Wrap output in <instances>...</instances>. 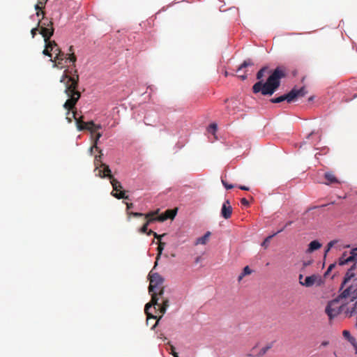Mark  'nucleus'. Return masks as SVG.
<instances>
[{
	"mask_svg": "<svg viewBox=\"0 0 357 357\" xmlns=\"http://www.w3.org/2000/svg\"><path fill=\"white\" fill-rule=\"evenodd\" d=\"M222 185L227 190H230L234 188V185L233 184H229L227 183L225 180L222 178L221 180Z\"/></svg>",
	"mask_w": 357,
	"mask_h": 357,
	"instance_id": "nucleus-42",
	"label": "nucleus"
},
{
	"mask_svg": "<svg viewBox=\"0 0 357 357\" xmlns=\"http://www.w3.org/2000/svg\"><path fill=\"white\" fill-rule=\"evenodd\" d=\"M335 266H336L335 263H333V264H330L328 266L326 271L324 273V276L328 275L332 271V270L335 267Z\"/></svg>",
	"mask_w": 357,
	"mask_h": 357,
	"instance_id": "nucleus-41",
	"label": "nucleus"
},
{
	"mask_svg": "<svg viewBox=\"0 0 357 357\" xmlns=\"http://www.w3.org/2000/svg\"><path fill=\"white\" fill-rule=\"evenodd\" d=\"M324 178L326 179L325 185H329L332 183H340V182L335 177V176L331 172H326L324 173Z\"/></svg>",
	"mask_w": 357,
	"mask_h": 357,
	"instance_id": "nucleus-16",
	"label": "nucleus"
},
{
	"mask_svg": "<svg viewBox=\"0 0 357 357\" xmlns=\"http://www.w3.org/2000/svg\"><path fill=\"white\" fill-rule=\"evenodd\" d=\"M195 195V192L190 187L183 186L180 188V202L188 203L190 202Z\"/></svg>",
	"mask_w": 357,
	"mask_h": 357,
	"instance_id": "nucleus-11",
	"label": "nucleus"
},
{
	"mask_svg": "<svg viewBox=\"0 0 357 357\" xmlns=\"http://www.w3.org/2000/svg\"><path fill=\"white\" fill-rule=\"evenodd\" d=\"M166 351L172 354L174 357H178V354L176 351V348L169 342L165 344Z\"/></svg>",
	"mask_w": 357,
	"mask_h": 357,
	"instance_id": "nucleus-23",
	"label": "nucleus"
},
{
	"mask_svg": "<svg viewBox=\"0 0 357 357\" xmlns=\"http://www.w3.org/2000/svg\"><path fill=\"white\" fill-rule=\"evenodd\" d=\"M353 264L351 266V267L347 270L348 271H350V272H354L356 269V264L357 263H355V262H352Z\"/></svg>",
	"mask_w": 357,
	"mask_h": 357,
	"instance_id": "nucleus-45",
	"label": "nucleus"
},
{
	"mask_svg": "<svg viewBox=\"0 0 357 357\" xmlns=\"http://www.w3.org/2000/svg\"><path fill=\"white\" fill-rule=\"evenodd\" d=\"M268 84H270L274 89L275 90H278V89L280 88V85H281V81L280 80H269V79H266V80Z\"/></svg>",
	"mask_w": 357,
	"mask_h": 357,
	"instance_id": "nucleus-37",
	"label": "nucleus"
},
{
	"mask_svg": "<svg viewBox=\"0 0 357 357\" xmlns=\"http://www.w3.org/2000/svg\"><path fill=\"white\" fill-rule=\"evenodd\" d=\"M347 255V252L345 251L342 254L341 257H339L338 264L340 266H344L351 262V261H347V257H346Z\"/></svg>",
	"mask_w": 357,
	"mask_h": 357,
	"instance_id": "nucleus-31",
	"label": "nucleus"
},
{
	"mask_svg": "<svg viewBox=\"0 0 357 357\" xmlns=\"http://www.w3.org/2000/svg\"><path fill=\"white\" fill-rule=\"evenodd\" d=\"M52 52H53L54 53L55 50H56V49H60V48L59 47V46H58V45H57V43H56V45H55V46H54V45H52Z\"/></svg>",
	"mask_w": 357,
	"mask_h": 357,
	"instance_id": "nucleus-55",
	"label": "nucleus"
},
{
	"mask_svg": "<svg viewBox=\"0 0 357 357\" xmlns=\"http://www.w3.org/2000/svg\"><path fill=\"white\" fill-rule=\"evenodd\" d=\"M312 263V260L304 261L303 263V265L304 267H307V266H310Z\"/></svg>",
	"mask_w": 357,
	"mask_h": 357,
	"instance_id": "nucleus-47",
	"label": "nucleus"
},
{
	"mask_svg": "<svg viewBox=\"0 0 357 357\" xmlns=\"http://www.w3.org/2000/svg\"><path fill=\"white\" fill-rule=\"evenodd\" d=\"M355 275H355L354 272H350V271H347L346 272V273H345V275H344V278H344V279H345V280H347V281H349V280H350L351 279H352L353 278H354V277H355Z\"/></svg>",
	"mask_w": 357,
	"mask_h": 357,
	"instance_id": "nucleus-39",
	"label": "nucleus"
},
{
	"mask_svg": "<svg viewBox=\"0 0 357 357\" xmlns=\"http://www.w3.org/2000/svg\"><path fill=\"white\" fill-rule=\"evenodd\" d=\"M39 28H40V27L37 26L36 27L33 28V29H31V33L32 38H34V37H35V36L36 35V33H37V31H38V29H39Z\"/></svg>",
	"mask_w": 357,
	"mask_h": 357,
	"instance_id": "nucleus-44",
	"label": "nucleus"
},
{
	"mask_svg": "<svg viewBox=\"0 0 357 357\" xmlns=\"http://www.w3.org/2000/svg\"><path fill=\"white\" fill-rule=\"evenodd\" d=\"M153 236H154L155 238H157V239H158L159 241H160L162 237L164 236L165 234L159 235L156 232L154 231Z\"/></svg>",
	"mask_w": 357,
	"mask_h": 357,
	"instance_id": "nucleus-46",
	"label": "nucleus"
},
{
	"mask_svg": "<svg viewBox=\"0 0 357 357\" xmlns=\"http://www.w3.org/2000/svg\"><path fill=\"white\" fill-rule=\"evenodd\" d=\"M282 231H284V228H281L278 231H276V232L273 233V234H271V235L267 236L266 238H265V239L261 243V246L263 247L265 249L268 248V247L269 245L270 241L271 240V238H273L277 234L281 233Z\"/></svg>",
	"mask_w": 357,
	"mask_h": 357,
	"instance_id": "nucleus-20",
	"label": "nucleus"
},
{
	"mask_svg": "<svg viewBox=\"0 0 357 357\" xmlns=\"http://www.w3.org/2000/svg\"><path fill=\"white\" fill-rule=\"evenodd\" d=\"M353 289V284L348 286L347 288L343 289L340 292V294L337 296L336 298L333 300V302H339L340 300L345 299L349 296L351 297V290Z\"/></svg>",
	"mask_w": 357,
	"mask_h": 357,
	"instance_id": "nucleus-14",
	"label": "nucleus"
},
{
	"mask_svg": "<svg viewBox=\"0 0 357 357\" xmlns=\"http://www.w3.org/2000/svg\"><path fill=\"white\" fill-rule=\"evenodd\" d=\"M302 34L301 33H295V32H289V33H287L285 35L286 36H294V35H301Z\"/></svg>",
	"mask_w": 357,
	"mask_h": 357,
	"instance_id": "nucleus-50",
	"label": "nucleus"
},
{
	"mask_svg": "<svg viewBox=\"0 0 357 357\" xmlns=\"http://www.w3.org/2000/svg\"><path fill=\"white\" fill-rule=\"evenodd\" d=\"M357 312V301L354 303L352 307H347L344 310V313L348 317H352Z\"/></svg>",
	"mask_w": 357,
	"mask_h": 357,
	"instance_id": "nucleus-27",
	"label": "nucleus"
},
{
	"mask_svg": "<svg viewBox=\"0 0 357 357\" xmlns=\"http://www.w3.org/2000/svg\"><path fill=\"white\" fill-rule=\"evenodd\" d=\"M47 0H40L37 4L35 6V9L37 10L36 15L37 17H39L41 14V12L43 11V9L45 8V4L46 3Z\"/></svg>",
	"mask_w": 357,
	"mask_h": 357,
	"instance_id": "nucleus-26",
	"label": "nucleus"
},
{
	"mask_svg": "<svg viewBox=\"0 0 357 357\" xmlns=\"http://www.w3.org/2000/svg\"><path fill=\"white\" fill-rule=\"evenodd\" d=\"M352 346L354 347V349H355V353H356V354H357V342H355L354 344H353V345H352Z\"/></svg>",
	"mask_w": 357,
	"mask_h": 357,
	"instance_id": "nucleus-58",
	"label": "nucleus"
},
{
	"mask_svg": "<svg viewBox=\"0 0 357 357\" xmlns=\"http://www.w3.org/2000/svg\"><path fill=\"white\" fill-rule=\"evenodd\" d=\"M342 335L351 343V345L356 342V339L351 335L349 331H344Z\"/></svg>",
	"mask_w": 357,
	"mask_h": 357,
	"instance_id": "nucleus-32",
	"label": "nucleus"
},
{
	"mask_svg": "<svg viewBox=\"0 0 357 357\" xmlns=\"http://www.w3.org/2000/svg\"><path fill=\"white\" fill-rule=\"evenodd\" d=\"M314 96H310V97L308 98V101H309V102L312 101V100H314Z\"/></svg>",
	"mask_w": 357,
	"mask_h": 357,
	"instance_id": "nucleus-61",
	"label": "nucleus"
},
{
	"mask_svg": "<svg viewBox=\"0 0 357 357\" xmlns=\"http://www.w3.org/2000/svg\"><path fill=\"white\" fill-rule=\"evenodd\" d=\"M273 345V342H271L268 344H267L266 347H263L260 351L257 354H248V357H261L262 356H264V354H266V353L270 349L272 348Z\"/></svg>",
	"mask_w": 357,
	"mask_h": 357,
	"instance_id": "nucleus-21",
	"label": "nucleus"
},
{
	"mask_svg": "<svg viewBox=\"0 0 357 357\" xmlns=\"http://www.w3.org/2000/svg\"><path fill=\"white\" fill-rule=\"evenodd\" d=\"M324 154H326V152L325 151L324 153H321L320 152H317V153L314 155V157H317V156H321V155H324Z\"/></svg>",
	"mask_w": 357,
	"mask_h": 357,
	"instance_id": "nucleus-56",
	"label": "nucleus"
},
{
	"mask_svg": "<svg viewBox=\"0 0 357 357\" xmlns=\"http://www.w3.org/2000/svg\"><path fill=\"white\" fill-rule=\"evenodd\" d=\"M238 77H239L241 80L244 81V80H245V79L248 78V76H247V75L244 74V75H239V76H238Z\"/></svg>",
	"mask_w": 357,
	"mask_h": 357,
	"instance_id": "nucleus-51",
	"label": "nucleus"
},
{
	"mask_svg": "<svg viewBox=\"0 0 357 357\" xmlns=\"http://www.w3.org/2000/svg\"><path fill=\"white\" fill-rule=\"evenodd\" d=\"M238 188L242 190H249V188L248 186H245V185H239Z\"/></svg>",
	"mask_w": 357,
	"mask_h": 357,
	"instance_id": "nucleus-49",
	"label": "nucleus"
},
{
	"mask_svg": "<svg viewBox=\"0 0 357 357\" xmlns=\"http://www.w3.org/2000/svg\"><path fill=\"white\" fill-rule=\"evenodd\" d=\"M100 167L102 168L98 169V174L100 177H108L110 179V183L112 185L113 190L116 192L121 191L123 188L121 183L114 178V176L111 174V170L108 165L105 164H101Z\"/></svg>",
	"mask_w": 357,
	"mask_h": 357,
	"instance_id": "nucleus-5",
	"label": "nucleus"
},
{
	"mask_svg": "<svg viewBox=\"0 0 357 357\" xmlns=\"http://www.w3.org/2000/svg\"><path fill=\"white\" fill-rule=\"evenodd\" d=\"M55 57L54 59H51L50 61L54 63L53 66L63 68L62 61L66 60V54L63 52L61 49H56L54 51Z\"/></svg>",
	"mask_w": 357,
	"mask_h": 357,
	"instance_id": "nucleus-12",
	"label": "nucleus"
},
{
	"mask_svg": "<svg viewBox=\"0 0 357 357\" xmlns=\"http://www.w3.org/2000/svg\"><path fill=\"white\" fill-rule=\"evenodd\" d=\"M150 281L149 292L151 295V301L145 305V313L147 319H158L161 318L168 307L169 301L162 297L164 294V278L157 273L151 271L149 274Z\"/></svg>",
	"mask_w": 357,
	"mask_h": 357,
	"instance_id": "nucleus-2",
	"label": "nucleus"
},
{
	"mask_svg": "<svg viewBox=\"0 0 357 357\" xmlns=\"http://www.w3.org/2000/svg\"><path fill=\"white\" fill-rule=\"evenodd\" d=\"M321 243L318 240L312 241L309 244L306 253H312L321 248Z\"/></svg>",
	"mask_w": 357,
	"mask_h": 357,
	"instance_id": "nucleus-18",
	"label": "nucleus"
},
{
	"mask_svg": "<svg viewBox=\"0 0 357 357\" xmlns=\"http://www.w3.org/2000/svg\"><path fill=\"white\" fill-rule=\"evenodd\" d=\"M251 273L252 270L250 268V267L248 266H245L243 269L242 273L238 276V280H241L244 276L249 275Z\"/></svg>",
	"mask_w": 357,
	"mask_h": 357,
	"instance_id": "nucleus-35",
	"label": "nucleus"
},
{
	"mask_svg": "<svg viewBox=\"0 0 357 357\" xmlns=\"http://www.w3.org/2000/svg\"><path fill=\"white\" fill-rule=\"evenodd\" d=\"M254 65V63L250 59H245L243 61V63L238 66L236 69V73L242 70L243 68H246L249 66H252Z\"/></svg>",
	"mask_w": 357,
	"mask_h": 357,
	"instance_id": "nucleus-25",
	"label": "nucleus"
},
{
	"mask_svg": "<svg viewBox=\"0 0 357 357\" xmlns=\"http://www.w3.org/2000/svg\"><path fill=\"white\" fill-rule=\"evenodd\" d=\"M119 192H116L115 193L112 192V196L116 197L118 199H128L129 197L128 195H126V193L124 191H119Z\"/></svg>",
	"mask_w": 357,
	"mask_h": 357,
	"instance_id": "nucleus-33",
	"label": "nucleus"
},
{
	"mask_svg": "<svg viewBox=\"0 0 357 357\" xmlns=\"http://www.w3.org/2000/svg\"><path fill=\"white\" fill-rule=\"evenodd\" d=\"M210 235H211L210 231L206 232L202 236L199 237L196 239L195 244L196 245H199V244L205 245L206 243V242L208 241V237L210 236Z\"/></svg>",
	"mask_w": 357,
	"mask_h": 357,
	"instance_id": "nucleus-24",
	"label": "nucleus"
},
{
	"mask_svg": "<svg viewBox=\"0 0 357 357\" xmlns=\"http://www.w3.org/2000/svg\"><path fill=\"white\" fill-rule=\"evenodd\" d=\"M172 257H175L176 256V253L171 252L169 253Z\"/></svg>",
	"mask_w": 357,
	"mask_h": 357,
	"instance_id": "nucleus-63",
	"label": "nucleus"
},
{
	"mask_svg": "<svg viewBox=\"0 0 357 357\" xmlns=\"http://www.w3.org/2000/svg\"><path fill=\"white\" fill-rule=\"evenodd\" d=\"M344 248H350V245H349V244H348V245H346L344 246Z\"/></svg>",
	"mask_w": 357,
	"mask_h": 357,
	"instance_id": "nucleus-64",
	"label": "nucleus"
},
{
	"mask_svg": "<svg viewBox=\"0 0 357 357\" xmlns=\"http://www.w3.org/2000/svg\"><path fill=\"white\" fill-rule=\"evenodd\" d=\"M314 136H317V138L319 139L320 135L319 134V131L314 130L307 134L305 137V139L302 142H301L300 148H302L303 146L307 144V142L311 140Z\"/></svg>",
	"mask_w": 357,
	"mask_h": 357,
	"instance_id": "nucleus-19",
	"label": "nucleus"
},
{
	"mask_svg": "<svg viewBox=\"0 0 357 357\" xmlns=\"http://www.w3.org/2000/svg\"><path fill=\"white\" fill-rule=\"evenodd\" d=\"M317 276L316 275H312L310 276L305 277L304 281H300V284L302 286H305L307 287H312L316 282Z\"/></svg>",
	"mask_w": 357,
	"mask_h": 357,
	"instance_id": "nucleus-17",
	"label": "nucleus"
},
{
	"mask_svg": "<svg viewBox=\"0 0 357 357\" xmlns=\"http://www.w3.org/2000/svg\"><path fill=\"white\" fill-rule=\"evenodd\" d=\"M218 124L215 122L213 123H211L207 128V131L208 132L212 134V135H215V132H217L218 130Z\"/></svg>",
	"mask_w": 357,
	"mask_h": 357,
	"instance_id": "nucleus-34",
	"label": "nucleus"
},
{
	"mask_svg": "<svg viewBox=\"0 0 357 357\" xmlns=\"http://www.w3.org/2000/svg\"><path fill=\"white\" fill-rule=\"evenodd\" d=\"M349 282V281L347 280H345V279L343 278L342 282H341V284H340V289H339V291H341L345 287V285Z\"/></svg>",
	"mask_w": 357,
	"mask_h": 357,
	"instance_id": "nucleus-43",
	"label": "nucleus"
},
{
	"mask_svg": "<svg viewBox=\"0 0 357 357\" xmlns=\"http://www.w3.org/2000/svg\"><path fill=\"white\" fill-rule=\"evenodd\" d=\"M91 137L94 141L93 145L90 148L91 154L93 155L94 156H102L103 153L102 150L97 146L98 142L101 137L102 134L98 132V130H96L95 132H91Z\"/></svg>",
	"mask_w": 357,
	"mask_h": 357,
	"instance_id": "nucleus-10",
	"label": "nucleus"
},
{
	"mask_svg": "<svg viewBox=\"0 0 357 357\" xmlns=\"http://www.w3.org/2000/svg\"><path fill=\"white\" fill-rule=\"evenodd\" d=\"M241 203L244 206H248L249 205V202L245 198H243L241 199Z\"/></svg>",
	"mask_w": 357,
	"mask_h": 357,
	"instance_id": "nucleus-48",
	"label": "nucleus"
},
{
	"mask_svg": "<svg viewBox=\"0 0 357 357\" xmlns=\"http://www.w3.org/2000/svg\"><path fill=\"white\" fill-rule=\"evenodd\" d=\"M329 344V342L328 341H323L321 343V345L320 347H326Z\"/></svg>",
	"mask_w": 357,
	"mask_h": 357,
	"instance_id": "nucleus-52",
	"label": "nucleus"
},
{
	"mask_svg": "<svg viewBox=\"0 0 357 357\" xmlns=\"http://www.w3.org/2000/svg\"><path fill=\"white\" fill-rule=\"evenodd\" d=\"M269 76L266 79L280 80L287 76V68L284 66L279 65L275 68L269 70Z\"/></svg>",
	"mask_w": 357,
	"mask_h": 357,
	"instance_id": "nucleus-8",
	"label": "nucleus"
},
{
	"mask_svg": "<svg viewBox=\"0 0 357 357\" xmlns=\"http://www.w3.org/2000/svg\"><path fill=\"white\" fill-rule=\"evenodd\" d=\"M44 41L45 43V47L44 50L43 51V54L44 55H46L47 56L52 57V45H56V42L54 40H51L50 39L46 40L44 39Z\"/></svg>",
	"mask_w": 357,
	"mask_h": 357,
	"instance_id": "nucleus-15",
	"label": "nucleus"
},
{
	"mask_svg": "<svg viewBox=\"0 0 357 357\" xmlns=\"http://www.w3.org/2000/svg\"><path fill=\"white\" fill-rule=\"evenodd\" d=\"M357 301V284H353V289L351 294V302H356Z\"/></svg>",
	"mask_w": 357,
	"mask_h": 357,
	"instance_id": "nucleus-36",
	"label": "nucleus"
},
{
	"mask_svg": "<svg viewBox=\"0 0 357 357\" xmlns=\"http://www.w3.org/2000/svg\"><path fill=\"white\" fill-rule=\"evenodd\" d=\"M268 69V66H264L262 68H261L259 69V70L257 71V73L256 74V78L258 80L257 82L262 81V83L265 82L263 78H264V75L266 73Z\"/></svg>",
	"mask_w": 357,
	"mask_h": 357,
	"instance_id": "nucleus-22",
	"label": "nucleus"
},
{
	"mask_svg": "<svg viewBox=\"0 0 357 357\" xmlns=\"http://www.w3.org/2000/svg\"><path fill=\"white\" fill-rule=\"evenodd\" d=\"M303 275L302 274H300V275H299V282H300V281H303V280H303Z\"/></svg>",
	"mask_w": 357,
	"mask_h": 357,
	"instance_id": "nucleus-62",
	"label": "nucleus"
},
{
	"mask_svg": "<svg viewBox=\"0 0 357 357\" xmlns=\"http://www.w3.org/2000/svg\"><path fill=\"white\" fill-rule=\"evenodd\" d=\"M292 223H293L292 221H291V220L288 221L282 228H284V229L286 227L290 226Z\"/></svg>",
	"mask_w": 357,
	"mask_h": 357,
	"instance_id": "nucleus-53",
	"label": "nucleus"
},
{
	"mask_svg": "<svg viewBox=\"0 0 357 357\" xmlns=\"http://www.w3.org/2000/svg\"><path fill=\"white\" fill-rule=\"evenodd\" d=\"M232 213V208L230 205V202L227 199L222 204L221 208V215L225 219H228L231 217Z\"/></svg>",
	"mask_w": 357,
	"mask_h": 357,
	"instance_id": "nucleus-13",
	"label": "nucleus"
},
{
	"mask_svg": "<svg viewBox=\"0 0 357 357\" xmlns=\"http://www.w3.org/2000/svg\"><path fill=\"white\" fill-rule=\"evenodd\" d=\"M325 311H326V313L327 314V315L328 316V318L330 320L333 319L337 314V312H335V310L333 309L330 305H328L326 307Z\"/></svg>",
	"mask_w": 357,
	"mask_h": 357,
	"instance_id": "nucleus-29",
	"label": "nucleus"
},
{
	"mask_svg": "<svg viewBox=\"0 0 357 357\" xmlns=\"http://www.w3.org/2000/svg\"><path fill=\"white\" fill-rule=\"evenodd\" d=\"M346 305H347V304H343V305H342L340 307V308L341 310H344V307H346Z\"/></svg>",
	"mask_w": 357,
	"mask_h": 357,
	"instance_id": "nucleus-60",
	"label": "nucleus"
},
{
	"mask_svg": "<svg viewBox=\"0 0 357 357\" xmlns=\"http://www.w3.org/2000/svg\"><path fill=\"white\" fill-rule=\"evenodd\" d=\"M305 86L298 89L296 86H294L289 92L286 93L287 97V102L291 103L296 102L298 98L304 97L307 93Z\"/></svg>",
	"mask_w": 357,
	"mask_h": 357,
	"instance_id": "nucleus-7",
	"label": "nucleus"
},
{
	"mask_svg": "<svg viewBox=\"0 0 357 357\" xmlns=\"http://www.w3.org/2000/svg\"><path fill=\"white\" fill-rule=\"evenodd\" d=\"M66 72L63 77L60 78V82L64 86V93L68 99L64 102L63 107L67 111L66 116L69 123L75 119L79 130H88L90 132H95L101 128L99 124H95L93 121L84 122L82 120V117H77V110L75 105L81 98V93L78 91L79 76L75 74L74 76L68 75Z\"/></svg>",
	"mask_w": 357,
	"mask_h": 357,
	"instance_id": "nucleus-1",
	"label": "nucleus"
},
{
	"mask_svg": "<svg viewBox=\"0 0 357 357\" xmlns=\"http://www.w3.org/2000/svg\"><path fill=\"white\" fill-rule=\"evenodd\" d=\"M73 47L70 46L69 47V51L71 52V53L66 54L67 55L66 60H68L70 62H72V63H73L72 67L70 68H70L66 69L63 71L61 77H63L64 75L66 72H68L67 73L68 75L74 76V74H75V70L76 71V74L79 76V75L77 73V70L75 68V62L77 61V57H76L75 54H74V52H73Z\"/></svg>",
	"mask_w": 357,
	"mask_h": 357,
	"instance_id": "nucleus-9",
	"label": "nucleus"
},
{
	"mask_svg": "<svg viewBox=\"0 0 357 357\" xmlns=\"http://www.w3.org/2000/svg\"><path fill=\"white\" fill-rule=\"evenodd\" d=\"M126 206H127V209L129 210L133 207V204L132 203H127Z\"/></svg>",
	"mask_w": 357,
	"mask_h": 357,
	"instance_id": "nucleus-54",
	"label": "nucleus"
},
{
	"mask_svg": "<svg viewBox=\"0 0 357 357\" xmlns=\"http://www.w3.org/2000/svg\"><path fill=\"white\" fill-rule=\"evenodd\" d=\"M176 211L177 208H175L173 210L168 209L164 213L159 215V209H157L156 211L149 212L146 214L138 212H129L128 215H132L135 218L144 217L145 222L143 226L139 229V232L146 234L148 231V226L149 225L155 221L164 222L167 219H173L176 215Z\"/></svg>",
	"mask_w": 357,
	"mask_h": 357,
	"instance_id": "nucleus-3",
	"label": "nucleus"
},
{
	"mask_svg": "<svg viewBox=\"0 0 357 357\" xmlns=\"http://www.w3.org/2000/svg\"><path fill=\"white\" fill-rule=\"evenodd\" d=\"M270 101L272 103H280V102H282L283 101H287V97L286 96V93L282 94V95H281V96H280L274 97V98H271Z\"/></svg>",
	"mask_w": 357,
	"mask_h": 357,
	"instance_id": "nucleus-30",
	"label": "nucleus"
},
{
	"mask_svg": "<svg viewBox=\"0 0 357 357\" xmlns=\"http://www.w3.org/2000/svg\"><path fill=\"white\" fill-rule=\"evenodd\" d=\"M154 233V231L151 229H149L147 231V232L146 233L148 236H151V235H153Z\"/></svg>",
	"mask_w": 357,
	"mask_h": 357,
	"instance_id": "nucleus-57",
	"label": "nucleus"
},
{
	"mask_svg": "<svg viewBox=\"0 0 357 357\" xmlns=\"http://www.w3.org/2000/svg\"><path fill=\"white\" fill-rule=\"evenodd\" d=\"M223 74H224V75H225V77H227V76L229 75V73L227 72V70H225V71H224V73H223Z\"/></svg>",
	"mask_w": 357,
	"mask_h": 357,
	"instance_id": "nucleus-59",
	"label": "nucleus"
},
{
	"mask_svg": "<svg viewBox=\"0 0 357 357\" xmlns=\"http://www.w3.org/2000/svg\"><path fill=\"white\" fill-rule=\"evenodd\" d=\"M347 261L357 263V247L350 250V256L347 257Z\"/></svg>",
	"mask_w": 357,
	"mask_h": 357,
	"instance_id": "nucleus-28",
	"label": "nucleus"
},
{
	"mask_svg": "<svg viewBox=\"0 0 357 357\" xmlns=\"http://www.w3.org/2000/svg\"><path fill=\"white\" fill-rule=\"evenodd\" d=\"M164 248H165V243L159 241V244H158V256H157V259H158V257L161 255L162 250H164Z\"/></svg>",
	"mask_w": 357,
	"mask_h": 357,
	"instance_id": "nucleus-40",
	"label": "nucleus"
},
{
	"mask_svg": "<svg viewBox=\"0 0 357 357\" xmlns=\"http://www.w3.org/2000/svg\"><path fill=\"white\" fill-rule=\"evenodd\" d=\"M252 90L255 94L261 93L263 96H271L277 91V90H275V89L270 84H268L266 81L264 83H262V81L257 82L253 84Z\"/></svg>",
	"mask_w": 357,
	"mask_h": 357,
	"instance_id": "nucleus-6",
	"label": "nucleus"
},
{
	"mask_svg": "<svg viewBox=\"0 0 357 357\" xmlns=\"http://www.w3.org/2000/svg\"><path fill=\"white\" fill-rule=\"evenodd\" d=\"M337 242V240H333L328 243L326 248L324 252V257H326L327 253L331 250V249L334 246V245Z\"/></svg>",
	"mask_w": 357,
	"mask_h": 357,
	"instance_id": "nucleus-38",
	"label": "nucleus"
},
{
	"mask_svg": "<svg viewBox=\"0 0 357 357\" xmlns=\"http://www.w3.org/2000/svg\"><path fill=\"white\" fill-rule=\"evenodd\" d=\"M42 19L39 20L38 26L40 27V33L43 36L44 39L49 40L53 36L54 29L53 26V22L52 19L45 17V12L42 11Z\"/></svg>",
	"mask_w": 357,
	"mask_h": 357,
	"instance_id": "nucleus-4",
	"label": "nucleus"
}]
</instances>
